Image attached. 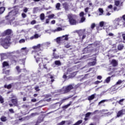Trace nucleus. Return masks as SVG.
Wrapping results in <instances>:
<instances>
[{
	"label": "nucleus",
	"mask_w": 125,
	"mask_h": 125,
	"mask_svg": "<svg viewBox=\"0 0 125 125\" xmlns=\"http://www.w3.org/2000/svg\"><path fill=\"white\" fill-rule=\"evenodd\" d=\"M49 45H50V42H46L42 43V44H38L36 46H34L32 47L34 50L32 51V54H35V53H37V51L43 50L44 47H48Z\"/></svg>",
	"instance_id": "obj_1"
},
{
	"label": "nucleus",
	"mask_w": 125,
	"mask_h": 125,
	"mask_svg": "<svg viewBox=\"0 0 125 125\" xmlns=\"http://www.w3.org/2000/svg\"><path fill=\"white\" fill-rule=\"evenodd\" d=\"M4 10H5V8L4 7H2L0 8V14H2L3 12H4Z\"/></svg>",
	"instance_id": "obj_22"
},
{
	"label": "nucleus",
	"mask_w": 125,
	"mask_h": 125,
	"mask_svg": "<svg viewBox=\"0 0 125 125\" xmlns=\"http://www.w3.org/2000/svg\"><path fill=\"white\" fill-rule=\"evenodd\" d=\"M120 1H119V0L115 1V5L116 6H119V5H120Z\"/></svg>",
	"instance_id": "obj_38"
},
{
	"label": "nucleus",
	"mask_w": 125,
	"mask_h": 125,
	"mask_svg": "<svg viewBox=\"0 0 125 125\" xmlns=\"http://www.w3.org/2000/svg\"><path fill=\"white\" fill-rule=\"evenodd\" d=\"M3 73L6 74V75H8L9 73V70H6V71H3Z\"/></svg>",
	"instance_id": "obj_54"
},
{
	"label": "nucleus",
	"mask_w": 125,
	"mask_h": 125,
	"mask_svg": "<svg viewBox=\"0 0 125 125\" xmlns=\"http://www.w3.org/2000/svg\"><path fill=\"white\" fill-rule=\"evenodd\" d=\"M49 23V19H46L45 24H48Z\"/></svg>",
	"instance_id": "obj_57"
},
{
	"label": "nucleus",
	"mask_w": 125,
	"mask_h": 125,
	"mask_svg": "<svg viewBox=\"0 0 125 125\" xmlns=\"http://www.w3.org/2000/svg\"><path fill=\"white\" fill-rule=\"evenodd\" d=\"M105 114V116H110V115H112V114H113V112H108Z\"/></svg>",
	"instance_id": "obj_47"
},
{
	"label": "nucleus",
	"mask_w": 125,
	"mask_h": 125,
	"mask_svg": "<svg viewBox=\"0 0 125 125\" xmlns=\"http://www.w3.org/2000/svg\"><path fill=\"white\" fill-rule=\"evenodd\" d=\"M113 25L115 29H117V26H122V27H125V22L122 21V18H118L113 21Z\"/></svg>",
	"instance_id": "obj_5"
},
{
	"label": "nucleus",
	"mask_w": 125,
	"mask_h": 125,
	"mask_svg": "<svg viewBox=\"0 0 125 125\" xmlns=\"http://www.w3.org/2000/svg\"><path fill=\"white\" fill-rule=\"evenodd\" d=\"M124 100H125L124 99L120 100L118 102V103L120 104V105H123V102H124Z\"/></svg>",
	"instance_id": "obj_43"
},
{
	"label": "nucleus",
	"mask_w": 125,
	"mask_h": 125,
	"mask_svg": "<svg viewBox=\"0 0 125 125\" xmlns=\"http://www.w3.org/2000/svg\"><path fill=\"white\" fill-rule=\"evenodd\" d=\"M40 51H36V53L35 54H33L34 55V58L36 59L37 63H39L40 68H44V69H47L46 67V64H43L42 65V58H39V55H40Z\"/></svg>",
	"instance_id": "obj_3"
},
{
	"label": "nucleus",
	"mask_w": 125,
	"mask_h": 125,
	"mask_svg": "<svg viewBox=\"0 0 125 125\" xmlns=\"http://www.w3.org/2000/svg\"><path fill=\"white\" fill-rule=\"evenodd\" d=\"M108 101H109V100H103L99 103V105H100V104H102V103H104V102H107Z\"/></svg>",
	"instance_id": "obj_29"
},
{
	"label": "nucleus",
	"mask_w": 125,
	"mask_h": 125,
	"mask_svg": "<svg viewBox=\"0 0 125 125\" xmlns=\"http://www.w3.org/2000/svg\"><path fill=\"white\" fill-rule=\"evenodd\" d=\"M110 81H111V77H107L106 80H105V81L106 82V83H108L110 82Z\"/></svg>",
	"instance_id": "obj_34"
},
{
	"label": "nucleus",
	"mask_w": 125,
	"mask_h": 125,
	"mask_svg": "<svg viewBox=\"0 0 125 125\" xmlns=\"http://www.w3.org/2000/svg\"><path fill=\"white\" fill-rule=\"evenodd\" d=\"M122 83H123V81L121 80H118V81L116 83V84L111 87V91H114V93H116V90L118 89V88H116V86H117V85L118 84H121Z\"/></svg>",
	"instance_id": "obj_10"
},
{
	"label": "nucleus",
	"mask_w": 125,
	"mask_h": 125,
	"mask_svg": "<svg viewBox=\"0 0 125 125\" xmlns=\"http://www.w3.org/2000/svg\"><path fill=\"white\" fill-rule=\"evenodd\" d=\"M100 27H101L102 28L103 27L104 30H106L107 28H109L110 26L107 22L102 21L100 22Z\"/></svg>",
	"instance_id": "obj_9"
},
{
	"label": "nucleus",
	"mask_w": 125,
	"mask_h": 125,
	"mask_svg": "<svg viewBox=\"0 0 125 125\" xmlns=\"http://www.w3.org/2000/svg\"><path fill=\"white\" fill-rule=\"evenodd\" d=\"M20 43H24L25 42V40L24 39H21L19 41Z\"/></svg>",
	"instance_id": "obj_48"
},
{
	"label": "nucleus",
	"mask_w": 125,
	"mask_h": 125,
	"mask_svg": "<svg viewBox=\"0 0 125 125\" xmlns=\"http://www.w3.org/2000/svg\"><path fill=\"white\" fill-rule=\"evenodd\" d=\"M70 105H71V104H68L63 106L62 108H64V109H67V108H68V107H69Z\"/></svg>",
	"instance_id": "obj_46"
},
{
	"label": "nucleus",
	"mask_w": 125,
	"mask_h": 125,
	"mask_svg": "<svg viewBox=\"0 0 125 125\" xmlns=\"http://www.w3.org/2000/svg\"><path fill=\"white\" fill-rule=\"evenodd\" d=\"M0 120L2 122H5V121H6V117L2 116L1 117Z\"/></svg>",
	"instance_id": "obj_37"
},
{
	"label": "nucleus",
	"mask_w": 125,
	"mask_h": 125,
	"mask_svg": "<svg viewBox=\"0 0 125 125\" xmlns=\"http://www.w3.org/2000/svg\"><path fill=\"white\" fill-rule=\"evenodd\" d=\"M31 25H35L36 24V21L34 20L31 22Z\"/></svg>",
	"instance_id": "obj_60"
},
{
	"label": "nucleus",
	"mask_w": 125,
	"mask_h": 125,
	"mask_svg": "<svg viewBox=\"0 0 125 125\" xmlns=\"http://www.w3.org/2000/svg\"><path fill=\"white\" fill-rule=\"evenodd\" d=\"M113 9V5H109L107 6V8L106 9V11L108 12H110V10H112Z\"/></svg>",
	"instance_id": "obj_21"
},
{
	"label": "nucleus",
	"mask_w": 125,
	"mask_h": 125,
	"mask_svg": "<svg viewBox=\"0 0 125 125\" xmlns=\"http://www.w3.org/2000/svg\"><path fill=\"white\" fill-rule=\"evenodd\" d=\"M19 11V7L16 6L11 12L8 13V15L6 17L7 19H11L12 17L15 16Z\"/></svg>",
	"instance_id": "obj_6"
},
{
	"label": "nucleus",
	"mask_w": 125,
	"mask_h": 125,
	"mask_svg": "<svg viewBox=\"0 0 125 125\" xmlns=\"http://www.w3.org/2000/svg\"><path fill=\"white\" fill-rule=\"evenodd\" d=\"M54 16H55L54 14L50 15L48 16V18H49V19H52Z\"/></svg>",
	"instance_id": "obj_40"
},
{
	"label": "nucleus",
	"mask_w": 125,
	"mask_h": 125,
	"mask_svg": "<svg viewBox=\"0 0 125 125\" xmlns=\"http://www.w3.org/2000/svg\"><path fill=\"white\" fill-rule=\"evenodd\" d=\"M61 6V4H60V3H57L56 4V8H57V9L58 10H60V6Z\"/></svg>",
	"instance_id": "obj_25"
},
{
	"label": "nucleus",
	"mask_w": 125,
	"mask_h": 125,
	"mask_svg": "<svg viewBox=\"0 0 125 125\" xmlns=\"http://www.w3.org/2000/svg\"><path fill=\"white\" fill-rule=\"evenodd\" d=\"M9 111L12 114H14V111L13 110V109H9Z\"/></svg>",
	"instance_id": "obj_55"
},
{
	"label": "nucleus",
	"mask_w": 125,
	"mask_h": 125,
	"mask_svg": "<svg viewBox=\"0 0 125 125\" xmlns=\"http://www.w3.org/2000/svg\"><path fill=\"white\" fill-rule=\"evenodd\" d=\"M56 41H57V42L58 43H60V42H62V41H61V37L57 38V39H56Z\"/></svg>",
	"instance_id": "obj_35"
},
{
	"label": "nucleus",
	"mask_w": 125,
	"mask_h": 125,
	"mask_svg": "<svg viewBox=\"0 0 125 125\" xmlns=\"http://www.w3.org/2000/svg\"><path fill=\"white\" fill-rule=\"evenodd\" d=\"M95 97V95L94 94H93L88 97V100H90V101L94 99Z\"/></svg>",
	"instance_id": "obj_23"
},
{
	"label": "nucleus",
	"mask_w": 125,
	"mask_h": 125,
	"mask_svg": "<svg viewBox=\"0 0 125 125\" xmlns=\"http://www.w3.org/2000/svg\"><path fill=\"white\" fill-rule=\"evenodd\" d=\"M47 77L49 79H51V83H53L54 82V80L53 79H53V76L52 75H51L50 74H48Z\"/></svg>",
	"instance_id": "obj_24"
},
{
	"label": "nucleus",
	"mask_w": 125,
	"mask_h": 125,
	"mask_svg": "<svg viewBox=\"0 0 125 125\" xmlns=\"http://www.w3.org/2000/svg\"><path fill=\"white\" fill-rule=\"evenodd\" d=\"M21 16L23 18H26V14L23 13L21 14Z\"/></svg>",
	"instance_id": "obj_56"
},
{
	"label": "nucleus",
	"mask_w": 125,
	"mask_h": 125,
	"mask_svg": "<svg viewBox=\"0 0 125 125\" xmlns=\"http://www.w3.org/2000/svg\"><path fill=\"white\" fill-rule=\"evenodd\" d=\"M69 35H63L61 37L62 42H64L65 41H68L69 40Z\"/></svg>",
	"instance_id": "obj_11"
},
{
	"label": "nucleus",
	"mask_w": 125,
	"mask_h": 125,
	"mask_svg": "<svg viewBox=\"0 0 125 125\" xmlns=\"http://www.w3.org/2000/svg\"><path fill=\"white\" fill-rule=\"evenodd\" d=\"M122 38H123L124 41H125V33H123L122 34Z\"/></svg>",
	"instance_id": "obj_64"
},
{
	"label": "nucleus",
	"mask_w": 125,
	"mask_h": 125,
	"mask_svg": "<svg viewBox=\"0 0 125 125\" xmlns=\"http://www.w3.org/2000/svg\"><path fill=\"white\" fill-rule=\"evenodd\" d=\"M74 87L72 85H69L67 86L63 87L62 89L58 90L56 91V93H59L60 94H64L65 93H68L70 90L73 89Z\"/></svg>",
	"instance_id": "obj_4"
},
{
	"label": "nucleus",
	"mask_w": 125,
	"mask_h": 125,
	"mask_svg": "<svg viewBox=\"0 0 125 125\" xmlns=\"http://www.w3.org/2000/svg\"><path fill=\"white\" fill-rule=\"evenodd\" d=\"M12 34V30L11 29H7L3 33V36H9Z\"/></svg>",
	"instance_id": "obj_13"
},
{
	"label": "nucleus",
	"mask_w": 125,
	"mask_h": 125,
	"mask_svg": "<svg viewBox=\"0 0 125 125\" xmlns=\"http://www.w3.org/2000/svg\"><path fill=\"white\" fill-rule=\"evenodd\" d=\"M89 9V7H86V8H85V9H84L85 12H86V13L88 12Z\"/></svg>",
	"instance_id": "obj_62"
},
{
	"label": "nucleus",
	"mask_w": 125,
	"mask_h": 125,
	"mask_svg": "<svg viewBox=\"0 0 125 125\" xmlns=\"http://www.w3.org/2000/svg\"><path fill=\"white\" fill-rule=\"evenodd\" d=\"M40 18L41 20H44V14L42 13L40 15Z\"/></svg>",
	"instance_id": "obj_31"
},
{
	"label": "nucleus",
	"mask_w": 125,
	"mask_h": 125,
	"mask_svg": "<svg viewBox=\"0 0 125 125\" xmlns=\"http://www.w3.org/2000/svg\"><path fill=\"white\" fill-rule=\"evenodd\" d=\"M111 64L113 67H116V66H118V62L116 60H113L111 62Z\"/></svg>",
	"instance_id": "obj_17"
},
{
	"label": "nucleus",
	"mask_w": 125,
	"mask_h": 125,
	"mask_svg": "<svg viewBox=\"0 0 125 125\" xmlns=\"http://www.w3.org/2000/svg\"><path fill=\"white\" fill-rule=\"evenodd\" d=\"M17 53H19V52L18 51H14L12 52H9L8 54H2L1 55V60H3V59H6L7 58V56L8 54H16Z\"/></svg>",
	"instance_id": "obj_8"
},
{
	"label": "nucleus",
	"mask_w": 125,
	"mask_h": 125,
	"mask_svg": "<svg viewBox=\"0 0 125 125\" xmlns=\"http://www.w3.org/2000/svg\"><path fill=\"white\" fill-rule=\"evenodd\" d=\"M21 51L22 52V53H24V54H27L28 52H29V49H28L27 47H23L21 49Z\"/></svg>",
	"instance_id": "obj_14"
},
{
	"label": "nucleus",
	"mask_w": 125,
	"mask_h": 125,
	"mask_svg": "<svg viewBox=\"0 0 125 125\" xmlns=\"http://www.w3.org/2000/svg\"><path fill=\"white\" fill-rule=\"evenodd\" d=\"M67 17L69 19V23L71 25H76L77 21H75L74 18H73V15L72 14H68L67 15Z\"/></svg>",
	"instance_id": "obj_7"
},
{
	"label": "nucleus",
	"mask_w": 125,
	"mask_h": 125,
	"mask_svg": "<svg viewBox=\"0 0 125 125\" xmlns=\"http://www.w3.org/2000/svg\"><path fill=\"white\" fill-rule=\"evenodd\" d=\"M119 50H122L124 48V45H119L118 46Z\"/></svg>",
	"instance_id": "obj_33"
},
{
	"label": "nucleus",
	"mask_w": 125,
	"mask_h": 125,
	"mask_svg": "<svg viewBox=\"0 0 125 125\" xmlns=\"http://www.w3.org/2000/svg\"><path fill=\"white\" fill-rule=\"evenodd\" d=\"M0 102L1 103H3V99L2 98V97H1V96H0Z\"/></svg>",
	"instance_id": "obj_51"
},
{
	"label": "nucleus",
	"mask_w": 125,
	"mask_h": 125,
	"mask_svg": "<svg viewBox=\"0 0 125 125\" xmlns=\"http://www.w3.org/2000/svg\"><path fill=\"white\" fill-rule=\"evenodd\" d=\"M87 2H89V5L90 6H92V7H93V4H92V2H90V1L89 0L87 1Z\"/></svg>",
	"instance_id": "obj_53"
},
{
	"label": "nucleus",
	"mask_w": 125,
	"mask_h": 125,
	"mask_svg": "<svg viewBox=\"0 0 125 125\" xmlns=\"http://www.w3.org/2000/svg\"><path fill=\"white\" fill-rule=\"evenodd\" d=\"M96 64V62L95 61H94L93 62H90L88 63V66H94Z\"/></svg>",
	"instance_id": "obj_26"
},
{
	"label": "nucleus",
	"mask_w": 125,
	"mask_h": 125,
	"mask_svg": "<svg viewBox=\"0 0 125 125\" xmlns=\"http://www.w3.org/2000/svg\"><path fill=\"white\" fill-rule=\"evenodd\" d=\"M95 27V23H92L91 25V28H89L87 29L88 33H91V32L92 31V29H94Z\"/></svg>",
	"instance_id": "obj_16"
},
{
	"label": "nucleus",
	"mask_w": 125,
	"mask_h": 125,
	"mask_svg": "<svg viewBox=\"0 0 125 125\" xmlns=\"http://www.w3.org/2000/svg\"><path fill=\"white\" fill-rule=\"evenodd\" d=\"M83 15H84V13H83V12H82L81 13H80V17H83Z\"/></svg>",
	"instance_id": "obj_52"
},
{
	"label": "nucleus",
	"mask_w": 125,
	"mask_h": 125,
	"mask_svg": "<svg viewBox=\"0 0 125 125\" xmlns=\"http://www.w3.org/2000/svg\"><path fill=\"white\" fill-rule=\"evenodd\" d=\"M0 44L4 48H8L10 45V36H7L5 39H0Z\"/></svg>",
	"instance_id": "obj_2"
},
{
	"label": "nucleus",
	"mask_w": 125,
	"mask_h": 125,
	"mask_svg": "<svg viewBox=\"0 0 125 125\" xmlns=\"http://www.w3.org/2000/svg\"><path fill=\"white\" fill-rule=\"evenodd\" d=\"M16 69L18 73H20V72H21V69H20V67H19V66H17L16 67Z\"/></svg>",
	"instance_id": "obj_42"
},
{
	"label": "nucleus",
	"mask_w": 125,
	"mask_h": 125,
	"mask_svg": "<svg viewBox=\"0 0 125 125\" xmlns=\"http://www.w3.org/2000/svg\"><path fill=\"white\" fill-rule=\"evenodd\" d=\"M63 7H64L65 10L68 9V4L67 3H64L63 4Z\"/></svg>",
	"instance_id": "obj_32"
},
{
	"label": "nucleus",
	"mask_w": 125,
	"mask_h": 125,
	"mask_svg": "<svg viewBox=\"0 0 125 125\" xmlns=\"http://www.w3.org/2000/svg\"><path fill=\"white\" fill-rule=\"evenodd\" d=\"M11 84H9V85H5L4 87L5 88H7L8 89H9V88H11Z\"/></svg>",
	"instance_id": "obj_36"
},
{
	"label": "nucleus",
	"mask_w": 125,
	"mask_h": 125,
	"mask_svg": "<svg viewBox=\"0 0 125 125\" xmlns=\"http://www.w3.org/2000/svg\"><path fill=\"white\" fill-rule=\"evenodd\" d=\"M60 31H62V28L61 27L57 28L54 31V32H59Z\"/></svg>",
	"instance_id": "obj_39"
},
{
	"label": "nucleus",
	"mask_w": 125,
	"mask_h": 125,
	"mask_svg": "<svg viewBox=\"0 0 125 125\" xmlns=\"http://www.w3.org/2000/svg\"><path fill=\"white\" fill-rule=\"evenodd\" d=\"M11 102L12 103H13L14 105H15V106L17 105V99L15 98V99H12Z\"/></svg>",
	"instance_id": "obj_19"
},
{
	"label": "nucleus",
	"mask_w": 125,
	"mask_h": 125,
	"mask_svg": "<svg viewBox=\"0 0 125 125\" xmlns=\"http://www.w3.org/2000/svg\"><path fill=\"white\" fill-rule=\"evenodd\" d=\"M65 123H66V121H63L62 122L59 123L58 125H65Z\"/></svg>",
	"instance_id": "obj_44"
},
{
	"label": "nucleus",
	"mask_w": 125,
	"mask_h": 125,
	"mask_svg": "<svg viewBox=\"0 0 125 125\" xmlns=\"http://www.w3.org/2000/svg\"><path fill=\"white\" fill-rule=\"evenodd\" d=\"M114 70V67H110L108 69V71H113Z\"/></svg>",
	"instance_id": "obj_58"
},
{
	"label": "nucleus",
	"mask_w": 125,
	"mask_h": 125,
	"mask_svg": "<svg viewBox=\"0 0 125 125\" xmlns=\"http://www.w3.org/2000/svg\"><path fill=\"white\" fill-rule=\"evenodd\" d=\"M96 112H98V110H96L94 112H88L85 114V118H88L90 115H95Z\"/></svg>",
	"instance_id": "obj_15"
},
{
	"label": "nucleus",
	"mask_w": 125,
	"mask_h": 125,
	"mask_svg": "<svg viewBox=\"0 0 125 125\" xmlns=\"http://www.w3.org/2000/svg\"><path fill=\"white\" fill-rule=\"evenodd\" d=\"M37 115H38V113H32L31 116V117H34L35 116H37Z\"/></svg>",
	"instance_id": "obj_61"
},
{
	"label": "nucleus",
	"mask_w": 125,
	"mask_h": 125,
	"mask_svg": "<svg viewBox=\"0 0 125 125\" xmlns=\"http://www.w3.org/2000/svg\"><path fill=\"white\" fill-rule=\"evenodd\" d=\"M35 90H36V91H40V89H39V86H36L35 87Z\"/></svg>",
	"instance_id": "obj_50"
},
{
	"label": "nucleus",
	"mask_w": 125,
	"mask_h": 125,
	"mask_svg": "<svg viewBox=\"0 0 125 125\" xmlns=\"http://www.w3.org/2000/svg\"><path fill=\"white\" fill-rule=\"evenodd\" d=\"M105 112H108V110H107V109H103V110L100 111V113H101L102 114H103V113H105Z\"/></svg>",
	"instance_id": "obj_41"
},
{
	"label": "nucleus",
	"mask_w": 125,
	"mask_h": 125,
	"mask_svg": "<svg viewBox=\"0 0 125 125\" xmlns=\"http://www.w3.org/2000/svg\"><path fill=\"white\" fill-rule=\"evenodd\" d=\"M85 20V18H84V17H82L81 20V23H83V22Z\"/></svg>",
	"instance_id": "obj_49"
},
{
	"label": "nucleus",
	"mask_w": 125,
	"mask_h": 125,
	"mask_svg": "<svg viewBox=\"0 0 125 125\" xmlns=\"http://www.w3.org/2000/svg\"><path fill=\"white\" fill-rule=\"evenodd\" d=\"M48 59L47 58H42V64H45L46 63H49Z\"/></svg>",
	"instance_id": "obj_18"
},
{
	"label": "nucleus",
	"mask_w": 125,
	"mask_h": 125,
	"mask_svg": "<svg viewBox=\"0 0 125 125\" xmlns=\"http://www.w3.org/2000/svg\"><path fill=\"white\" fill-rule=\"evenodd\" d=\"M99 11L100 12L101 14H99L100 16L102 15L104 12V11L103 10V9L102 8H99Z\"/></svg>",
	"instance_id": "obj_28"
},
{
	"label": "nucleus",
	"mask_w": 125,
	"mask_h": 125,
	"mask_svg": "<svg viewBox=\"0 0 125 125\" xmlns=\"http://www.w3.org/2000/svg\"><path fill=\"white\" fill-rule=\"evenodd\" d=\"M55 64L57 66H60L61 65V62H60V61H56L55 62Z\"/></svg>",
	"instance_id": "obj_27"
},
{
	"label": "nucleus",
	"mask_w": 125,
	"mask_h": 125,
	"mask_svg": "<svg viewBox=\"0 0 125 125\" xmlns=\"http://www.w3.org/2000/svg\"><path fill=\"white\" fill-rule=\"evenodd\" d=\"M40 37L41 35L38 34H36L35 35H34V37L35 38V39H39V38H40Z\"/></svg>",
	"instance_id": "obj_45"
},
{
	"label": "nucleus",
	"mask_w": 125,
	"mask_h": 125,
	"mask_svg": "<svg viewBox=\"0 0 125 125\" xmlns=\"http://www.w3.org/2000/svg\"><path fill=\"white\" fill-rule=\"evenodd\" d=\"M82 123H83V120H79L74 125H80L81 124H82Z\"/></svg>",
	"instance_id": "obj_30"
},
{
	"label": "nucleus",
	"mask_w": 125,
	"mask_h": 125,
	"mask_svg": "<svg viewBox=\"0 0 125 125\" xmlns=\"http://www.w3.org/2000/svg\"><path fill=\"white\" fill-rule=\"evenodd\" d=\"M2 65L3 68H5V67L8 68V67H9V64H8V62H4L2 63Z\"/></svg>",
	"instance_id": "obj_20"
},
{
	"label": "nucleus",
	"mask_w": 125,
	"mask_h": 125,
	"mask_svg": "<svg viewBox=\"0 0 125 125\" xmlns=\"http://www.w3.org/2000/svg\"><path fill=\"white\" fill-rule=\"evenodd\" d=\"M125 109H122L119 111L117 114V118H120L121 116H123V115H125Z\"/></svg>",
	"instance_id": "obj_12"
},
{
	"label": "nucleus",
	"mask_w": 125,
	"mask_h": 125,
	"mask_svg": "<svg viewBox=\"0 0 125 125\" xmlns=\"http://www.w3.org/2000/svg\"><path fill=\"white\" fill-rule=\"evenodd\" d=\"M101 83V82H100L99 81H97L94 82V83H95V84H98V83Z\"/></svg>",
	"instance_id": "obj_59"
},
{
	"label": "nucleus",
	"mask_w": 125,
	"mask_h": 125,
	"mask_svg": "<svg viewBox=\"0 0 125 125\" xmlns=\"http://www.w3.org/2000/svg\"><path fill=\"white\" fill-rule=\"evenodd\" d=\"M23 11L26 13L27 12H28V8H25L24 9H23Z\"/></svg>",
	"instance_id": "obj_63"
}]
</instances>
